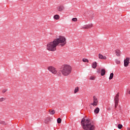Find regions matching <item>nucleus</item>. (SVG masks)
Instances as JSON below:
<instances>
[{
	"instance_id": "1",
	"label": "nucleus",
	"mask_w": 130,
	"mask_h": 130,
	"mask_svg": "<svg viewBox=\"0 0 130 130\" xmlns=\"http://www.w3.org/2000/svg\"><path fill=\"white\" fill-rule=\"evenodd\" d=\"M67 44V38L62 36H58L53 41L47 43L46 48L48 51L54 52L56 50L57 46L63 47Z\"/></svg>"
},
{
	"instance_id": "2",
	"label": "nucleus",
	"mask_w": 130,
	"mask_h": 130,
	"mask_svg": "<svg viewBox=\"0 0 130 130\" xmlns=\"http://www.w3.org/2000/svg\"><path fill=\"white\" fill-rule=\"evenodd\" d=\"M81 125L84 130H94L95 129V125L86 117L83 118L81 121Z\"/></svg>"
},
{
	"instance_id": "3",
	"label": "nucleus",
	"mask_w": 130,
	"mask_h": 130,
	"mask_svg": "<svg viewBox=\"0 0 130 130\" xmlns=\"http://www.w3.org/2000/svg\"><path fill=\"white\" fill-rule=\"evenodd\" d=\"M61 72L63 76H69L72 73V67L69 64H65L62 66Z\"/></svg>"
},
{
	"instance_id": "4",
	"label": "nucleus",
	"mask_w": 130,
	"mask_h": 130,
	"mask_svg": "<svg viewBox=\"0 0 130 130\" xmlns=\"http://www.w3.org/2000/svg\"><path fill=\"white\" fill-rule=\"evenodd\" d=\"M47 70L50 73H52L53 75H57V69L53 66H48L47 67Z\"/></svg>"
},
{
	"instance_id": "5",
	"label": "nucleus",
	"mask_w": 130,
	"mask_h": 130,
	"mask_svg": "<svg viewBox=\"0 0 130 130\" xmlns=\"http://www.w3.org/2000/svg\"><path fill=\"white\" fill-rule=\"evenodd\" d=\"M119 101V92H118L115 96L114 102H115V108L117 107L118 105V102Z\"/></svg>"
},
{
	"instance_id": "6",
	"label": "nucleus",
	"mask_w": 130,
	"mask_h": 130,
	"mask_svg": "<svg viewBox=\"0 0 130 130\" xmlns=\"http://www.w3.org/2000/svg\"><path fill=\"white\" fill-rule=\"evenodd\" d=\"M129 60H130L129 57H126L124 60V67H125V68L128 67V64H129Z\"/></svg>"
},
{
	"instance_id": "7",
	"label": "nucleus",
	"mask_w": 130,
	"mask_h": 130,
	"mask_svg": "<svg viewBox=\"0 0 130 130\" xmlns=\"http://www.w3.org/2000/svg\"><path fill=\"white\" fill-rule=\"evenodd\" d=\"M56 10L58 12H62L64 10V6L60 5L57 7Z\"/></svg>"
},
{
	"instance_id": "8",
	"label": "nucleus",
	"mask_w": 130,
	"mask_h": 130,
	"mask_svg": "<svg viewBox=\"0 0 130 130\" xmlns=\"http://www.w3.org/2000/svg\"><path fill=\"white\" fill-rule=\"evenodd\" d=\"M50 121H51V117H47L44 120V123L48 124Z\"/></svg>"
},
{
	"instance_id": "9",
	"label": "nucleus",
	"mask_w": 130,
	"mask_h": 130,
	"mask_svg": "<svg viewBox=\"0 0 130 130\" xmlns=\"http://www.w3.org/2000/svg\"><path fill=\"white\" fill-rule=\"evenodd\" d=\"M99 58L100 59L106 60V59H107V57H106V56H103V55H102L101 53H99Z\"/></svg>"
},
{
	"instance_id": "10",
	"label": "nucleus",
	"mask_w": 130,
	"mask_h": 130,
	"mask_svg": "<svg viewBox=\"0 0 130 130\" xmlns=\"http://www.w3.org/2000/svg\"><path fill=\"white\" fill-rule=\"evenodd\" d=\"M115 54L117 56H120L121 54V52L120 51V50L117 49L115 50Z\"/></svg>"
},
{
	"instance_id": "11",
	"label": "nucleus",
	"mask_w": 130,
	"mask_h": 130,
	"mask_svg": "<svg viewBox=\"0 0 130 130\" xmlns=\"http://www.w3.org/2000/svg\"><path fill=\"white\" fill-rule=\"evenodd\" d=\"M60 18V17L58 14H56L53 16V19H54V20H59Z\"/></svg>"
},
{
	"instance_id": "12",
	"label": "nucleus",
	"mask_w": 130,
	"mask_h": 130,
	"mask_svg": "<svg viewBox=\"0 0 130 130\" xmlns=\"http://www.w3.org/2000/svg\"><path fill=\"white\" fill-rule=\"evenodd\" d=\"M49 114L51 115H53V114H55V111L54 110H49Z\"/></svg>"
},
{
	"instance_id": "13",
	"label": "nucleus",
	"mask_w": 130,
	"mask_h": 130,
	"mask_svg": "<svg viewBox=\"0 0 130 130\" xmlns=\"http://www.w3.org/2000/svg\"><path fill=\"white\" fill-rule=\"evenodd\" d=\"M100 111V109L99 108L97 107L94 110V112L95 114H98L99 113V112Z\"/></svg>"
},
{
	"instance_id": "14",
	"label": "nucleus",
	"mask_w": 130,
	"mask_h": 130,
	"mask_svg": "<svg viewBox=\"0 0 130 130\" xmlns=\"http://www.w3.org/2000/svg\"><path fill=\"white\" fill-rule=\"evenodd\" d=\"M91 67L93 69H96V68H97V62H93Z\"/></svg>"
},
{
	"instance_id": "15",
	"label": "nucleus",
	"mask_w": 130,
	"mask_h": 130,
	"mask_svg": "<svg viewBox=\"0 0 130 130\" xmlns=\"http://www.w3.org/2000/svg\"><path fill=\"white\" fill-rule=\"evenodd\" d=\"M79 87L77 86L75 88L74 93L77 94V93H78V92H79Z\"/></svg>"
},
{
	"instance_id": "16",
	"label": "nucleus",
	"mask_w": 130,
	"mask_h": 130,
	"mask_svg": "<svg viewBox=\"0 0 130 130\" xmlns=\"http://www.w3.org/2000/svg\"><path fill=\"white\" fill-rule=\"evenodd\" d=\"M106 73V71H105V69H102L101 73V76H104V75H105Z\"/></svg>"
},
{
	"instance_id": "17",
	"label": "nucleus",
	"mask_w": 130,
	"mask_h": 130,
	"mask_svg": "<svg viewBox=\"0 0 130 130\" xmlns=\"http://www.w3.org/2000/svg\"><path fill=\"white\" fill-rule=\"evenodd\" d=\"M0 124H3V125H7V124H8V123H7L5 121L1 120V121H0Z\"/></svg>"
},
{
	"instance_id": "18",
	"label": "nucleus",
	"mask_w": 130,
	"mask_h": 130,
	"mask_svg": "<svg viewBox=\"0 0 130 130\" xmlns=\"http://www.w3.org/2000/svg\"><path fill=\"white\" fill-rule=\"evenodd\" d=\"M114 76V74H113V73H111L110 75L109 80H112V79H113V76Z\"/></svg>"
},
{
	"instance_id": "19",
	"label": "nucleus",
	"mask_w": 130,
	"mask_h": 130,
	"mask_svg": "<svg viewBox=\"0 0 130 130\" xmlns=\"http://www.w3.org/2000/svg\"><path fill=\"white\" fill-rule=\"evenodd\" d=\"M93 102L98 104V100H97V98L95 96H93Z\"/></svg>"
},
{
	"instance_id": "20",
	"label": "nucleus",
	"mask_w": 130,
	"mask_h": 130,
	"mask_svg": "<svg viewBox=\"0 0 130 130\" xmlns=\"http://www.w3.org/2000/svg\"><path fill=\"white\" fill-rule=\"evenodd\" d=\"M82 61H83V62H89V60H88V59L85 58L82 59Z\"/></svg>"
},
{
	"instance_id": "21",
	"label": "nucleus",
	"mask_w": 130,
	"mask_h": 130,
	"mask_svg": "<svg viewBox=\"0 0 130 130\" xmlns=\"http://www.w3.org/2000/svg\"><path fill=\"white\" fill-rule=\"evenodd\" d=\"M92 27H93V24L90 23V24H87V27L88 29H90V28H92Z\"/></svg>"
},
{
	"instance_id": "22",
	"label": "nucleus",
	"mask_w": 130,
	"mask_h": 130,
	"mask_svg": "<svg viewBox=\"0 0 130 130\" xmlns=\"http://www.w3.org/2000/svg\"><path fill=\"white\" fill-rule=\"evenodd\" d=\"M82 29H88V24L83 25L82 26Z\"/></svg>"
},
{
	"instance_id": "23",
	"label": "nucleus",
	"mask_w": 130,
	"mask_h": 130,
	"mask_svg": "<svg viewBox=\"0 0 130 130\" xmlns=\"http://www.w3.org/2000/svg\"><path fill=\"white\" fill-rule=\"evenodd\" d=\"M7 91H8V89L5 88L2 90V92L3 93V94H5V93H6Z\"/></svg>"
},
{
	"instance_id": "24",
	"label": "nucleus",
	"mask_w": 130,
	"mask_h": 130,
	"mask_svg": "<svg viewBox=\"0 0 130 130\" xmlns=\"http://www.w3.org/2000/svg\"><path fill=\"white\" fill-rule=\"evenodd\" d=\"M57 122L58 123H61V119H60V118H58L57 120Z\"/></svg>"
},
{
	"instance_id": "25",
	"label": "nucleus",
	"mask_w": 130,
	"mask_h": 130,
	"mask_svg": "<svg viewBox=\"0 0 130 130\" xmlns=\"http://www.w3.org/2000/svg\"><path fill=\"white\" fill-rule=\"evenodd\" d=\"M118 128L119 129H121V128H122V124H119L118 125Z\"/></svg>"
},
{
	"instance_id": "26",
	"label": "nucleus",
	"mask_w": 130,
	"mask_h": 130,
	"mask_svg": "<svg viewBox=\"0 0 130 130\" xmlns=\"http://www.w3.org/2000/svg\"><path fill=\"white\" fill-rule=\"evenodd\" d=\"M5 100H6V98H0V102H3V101H5Z\"/></svg>"
},
{
	"instance_id": "27",
	"label": "nucleus",
	"mask_w": 130,
	"mask_h": 130,
	"mask_svg": "<svg viewBox=\"0 0 130 130\" xmlns=\"http://www.w3.org/2000/svg\"><path fill=\"white\" fill-rule=\"evenodd\" d=\"M98 104H97V103H95L94 102L91 103V105H92L93 106H97Z\"/></svg>"
},
{
	"instance_id": "28",
	"label": "nucleus",
	"mask_w": 130,
	"mask_h": 130,
	"mask_svg": "<svg viewBox=\"0 0 130 130\" xmlns=\"http://www.w3.org/2000/svg\"><path fill=\"white\" fill-rule=\"evenodd\" d=\"M72 21H73V22H77V21H78V18H72Z\"/></svg>"
},
{
	"instance_id": "29",
	"label": "nucleus",
	"mask_w": 130,
	"mask_h": 130,
	"mask_svg": "<svg viewBox=\"0 0 130 130\" xmlns=\"http://www.w3.org/2000/svg\"><path fill=\"white\" fill-rule=\"evenodd\" d=\"M89 80H95V77L91 76L89 78Z\"/></svg>"
},
{
	"instance_id": "30",
	"label": "nucleus",
	"mask_w": 130,
	"mask_h": 130,
	"mask_svg": "<svg viewBox=\"0 0 130 130\" xmlns=\"http://www.w3.org/2000/svg\"><path fill=\"white\" fill-rule=\"evenodd\" d=\"M116 63H117V64H119V63H120V61H119V60H116Z\"/></svg>"
},
{
	"instance_id": "31",
	"label": "nucleus",
	"mask_w": 130,
	"mask_h": 130,
	"mask_svg": "<svg viewBox=\"0 0 130 130\" xmlns=\"http://www.w3.org/2000/svg\"><path fill=\"white\" fill-rule=\"evenodd\" d=\"M127 130H130V128H127Z\"/></svg>"
},
{
	"instance_id": "32",
	"label": "nucleus",
	"mask_w": 130,
	"mask_h": 130,
	"mask_svg": "<svg viewBox=\"0 0 130 130\" xmlns=\"http://www.w3.org/2000/svg\"><path fill=\"white\" fill-rule=\"evenodd\" d=\"M21 1H23V0H21Z\"/></svg>"
}]
</instances>
